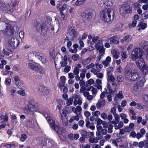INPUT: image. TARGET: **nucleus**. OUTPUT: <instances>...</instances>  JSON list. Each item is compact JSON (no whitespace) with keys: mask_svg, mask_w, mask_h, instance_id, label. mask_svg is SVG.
Returning <instances> with one entry per match:
<instances>
[{"mask_svg":"<svg viewBox=\"0 0 148 148\" xmlns=\"http://www.w3.org/2000/svg\"><path fill=\"white\" fill-rule=\"evenodd\" d=\"M41 113L46 118L50 126L59 135H61L62 131L56 124L57 120L53 116H50L49 113L46 111L41 112Z\"/></svg>","mask_w":148,"mask_h":148,"instance_id":"f257e3e1","label":"nucleus"},{"mask_svg":"<svg viewBox=\"0 0 148 148\" xmlns=\"http://www.w3.org/2000/svg\"><path fill=\"white\" fill-rule=\"evenodd\" d=\"M41 113L46 118L50 126L59 135H61L62 131L56 124L57 120L53 116H50L49 113L46 111L41 112Z\"/></svg>","mask_w":148,"mask_h":148,"instance_id":"f03ea898","label":"nucleus"},{"mask_svg":"<svg viewBox=\"0 0 148 148\" xmlns=\"http://www.w3.org/2000/svg\"><path fill=\"white\" fill-rule=\"evenodd\" d=\"M41 113L46 118L50 126L59 135H61L62 131L56 124L57 120L53 116H50L49 113L46 111L41 112Z\"/></svg>","mask_w":148,"mask_h":148,"instance_id":"7ed1b4c3","label":"nucleus"},{"mask_svg":"<svg viewBox=\"0 0 148 148\" xmlns=\"http://www.w3.org/2000/svg\"><path fill=\"white\" fill-rule=\"evenodd\" d=\"M113 11L109 8H105L100 12L101 18L104 22H109L114 18Z\"/></svg>","mask_w":148,"mask_h":148,"instance_id":"20e7f679","label":"nucleus"},{"mask_svg":"<svg viewBox=\"0 0 148 148\" xmlns=\"http://www.w3.org/2000/svg\"><path fill=\"white\" fill-rule=\"evenodd\" d=\"M37 104L34 102L30 101L25 106L24 111L27 114H32L37 110Z\"/></svg>","mask_w":148,"mask_h":148,"instance_id":"39448f33","label":"nucleus"},{"mask_svg":"<svg viewBox=\"0 0 148 148\" xmlns=\"http://www.w3.org/2000/svg\"><path fill=\"white\" fill-rule=\"evenodd\" d=\"M34 55L37 59L41 61L42 63H44L46 62V58L43 54L38 52H34L33 53H31L28 56V58L29 61H32L33 60Z\"/></svg>","mask_w":148,"mask_h":148,"instance_id":"423d86ee","label":"nucleus"},{"mask_svg":"<svg viewBox=\"0 0 148 148\" xmlns=\"http://www.w3.org/2000/svg\"><path fill=\"white\" fill-rule=\"evenodd\" d=\"M0 24L3 27H6L5 29L3 30V32L4 34H8V29L11 27V24L10 21L7 19L4 16H1L0 18Z\"/></svg>","mask_w":148,"mask_h":148,"instance_id":"0eeeda50","label":"nucleus"},{"mask_svg":"<svg viewBox=\"0 0 148 148\" xmlns=\"http://www.w3.org/2000/svg\"><path fill=\"white\" fill-rule=\"evenodd\" d=\"M143 53V50L140 48H136L134 49L131 53V58L133 61L140 58H141Z\"/></svg>","mask_w":148,"mask_h":148,"instance_id":"6e6552de","label":"nucleus"},{"mask_svg":"<svg viewBox=\"0 0 148 148\" xmlns=\"http://www.w3.org/2000/svg\"><path fill=\"white\" fill-rule=\"evenodd\" d=\"M145 81L144 78L141 79L140 81L137 82L136 84H134L133 86L132 92L134 93L137 92L139 89L144 85Z\"/></svg>","mask_w":148,"mask_h":148,"instance_id":"1a4fd4ad","label":"nucleus"},{"mask_svg":"<svg viewBox=\"0 0 148 148\" xmlns=\"http://www.w3.org/2000/svg\"><path fill=\"white\" fill-rule=\"evenodd\" d=\"M128 5H126V4L123 5L121 7L120 12L121 15L123 16H124L125 14L127 13H131L132 12V8L127 6Z\"/></svg>","mask_w":148,"mask_h":148,"instance_id":"9d476101","label":"nucleus"},{"mask_svg":"<svg viewBox=\"0 0 148 148\" xmlns=\"http://www.w3.org/2000/svg\"><path fill=\"white\" fill-rule=\"evenodd\" d=\"M42 148H49L55 145V141L49 139H45L42 142Z\"/></svg>","mask_w":148,"mask_h":148,"instance_id":"9b49d317","label":"nucleus"},{"mask_svg":"<svg viewBox=\"0 0 148 148\" xmlns=\"http://www.w3.org/2000/svg\"><path fill=\"white\" fill-rule=\"evenodd\" d=\"M8 42L10 47L13 49H16L18 46L20 42L17 39H15L14 38H12L11 39L8 40Z\"/></svg>","mask_w":148,"mask_h":148,"instance_id":"f8f14e48","label":"nucleus"},{"mask_svg":"<svg viewBox=\"0 0 148 148\" xmlns=\"http://www.w3.org/2000/svg\"><path fill=\"white\" fill-rule=\"evenodd\" d=\"M68 28L69 34L71 37V40L73 41V38H76L78 35L77 32L75 31V28L71 26H69Z\"/></svg>","mask_w":148,"mask_h":148,"instance_id":"ddd939ff","label":"nucleus"},{"mask_svg":"<svg viewBox=\"0 0 148 148\" xmlns=\"http://www.w3.org/2000/svg\"><path fill=\"white\" fill-rule=\"evenodd\" d=\"M39 25H38L36 27V30L44 34L46 33L47 31L49 29L47 25L44 24L40 26Z\"/></svg>","mask_w":148,"mask_h":148,"instance_id":"4468645a","label":"nucleus"},{"mask_svg":"<svg viewBox=\"0 0 148 148\" xmlns=\"http://www.w3.org/2000/svg\"><path fill=\"white\" fill-rule=\"evenodd\" d=\"M132 70V69L128 66L126 67L125 69L124 75L126 78L129 80L133 73Z\"/></svg>","mask_w":148,"mask_h":148,"instance_id":"2eb2a0df","label":"nucleus"},{"mask_svg":"<svg viewBox=\"0 0 148 148\" xmlns=\"http://www.w3.org/2000/svg\"><path fill=\"white\" fill-rule=\"evenodd\" d=\"M92 14L91 12H84L81 13V16L83 18L85 19L89 20L91 19L92 16Z\"/></svg>","mask_w":148,"mask_h":148,"instance_id":"dca6fc26","label":"nucleus"},{"mask_svg":"<svg viewBox=\"0 0 148 148\" xmlns=\"http://www.w3.org/2000/svg\"><path fill=\"white\" fill-rule=\"evenodd\" d=\"M39 92L40 95L45 96L49 94V91L46 87H42L39 88Z\"/></svg>","mask_w":148,"mask_h":148,"instance_id":"f3484780","label":"nucleus"},{"mask_svg":"<svg viewBox=\"0 0 148 148\" xmlns=\"http://www.w3.org/2000/svg\"><path fill=\"white\" fill-rule=\"evenodd\" d=\"M119 39V38L117 36H113L109 38L108 40V42L110 43V44H117L119 42L118 41Z\"/></svg>","mask_w":148,"mask_h":148,"instance_id":"a211bd4d","label":"nucleus"},{"mask_svg":"<svg viewBox=\"0 0 148 148\" xmlns=\"http://www.w3.org/2000/svg\"><path fill=\"white\" fill-rule=\"evenodd\" d=\"M25 126L28 127H34V122L32 118H30L27 121L25 124Z\"/></svg>","mask_w":148,"mask_h":148,"instance_id":"6ab92c4d","label":"nucleus"},{"mask_svg":"<svg viewBox=\"0 0 148 148\" xmlns=\"http://www.w3.org/2000/svg\"><path fill=\"white\" fill-rule=\"evenodd\" d=\"M82 136L85 138H88L89 137L92 136L94 135L93 132H88L84 130H82L81 131Z\"/></svg>","mask_w":148,"mask_h":148,"instance_id":"aec40b11","label":"nucleus"},{"mask_svg":"<svg viewBox=\"0 0 148 148\" xmlns=\"http://www.w3.org/2000/svg\"><path fill=\"white\" fill-rule=\"evenodd\" d=\"M147 26V24L142 22H140L138 24V27H139L138 30L140 31L141 29H144Z\"/></svg>","mask_w":148,"mask_h":148,"instance_id":"412c9836","label":"nucleus"},{"mask_svg":"<svg viewBox=\"0 0 148 148\" xmlns=\"http://www.w3.org/2000/svg\"><path fill=\"white\" fill-rule=\"evenodd\" d=\"M139 78V76L137 72L134 71L133 72L130 79V80L136 81Z\"/></svg>","mask_w":148,"mask_h":148,"instance_id":"4be33fe9","label":"nucleus"},{"mask_svg":"<svg viewBox=\"0 0 148 148\" xmlns=\"http://www.w3.org/2000/svg\"><path fill=\"white\" fill-rule=\"evenodd\" d=\"M111 60V57L108 56L106 57L105 60L102 62V63L104 66L106 67L108 66L109 64L110 63Z\"/></svg>","mask_w":148,"mask_h":148,"instance_id":"5701e85b","label":"nucleus"},{"mask_svg":"<svg viewBox=\"0 0 148 148\" xmlns=\"http://www.w3.org/2000/svg\"><path fill=\"white\" fill-rule=\"evenodd\" d=\"M105 101L104 100L100 99L96 104L97 108H100L103 107L105 105Z\"/></svg>","mask_w":148,"mask_h":148,"instance_id":"b1692460","label":"nucleus"},{"mask_svg":"<svg viewBox=\"0 0 148 148\" xmlns=\"http://www.w3.org/2000/svg\"><path fill=\"white\" fill-rule=\"evenodd\" d=\"M16 8V7L13 6V5L11 3L10 5L9 4H7L6 10L8 11L12 12Z\"/></svg>","mask_w":148,"mask_h":148,"instance_id":"393cba45","label":"nucleus"},{"mask_svg":"<svg viewBox=\"0 0 148 148\" xmlns=\"http://www.w3.org/2000/svg\"><path fill=\"white\" fill-rule=\"evenodd\" d=\"M141 71L144 75H147L148 73V66L145 65L143 66Z\"/></svg>","mask_w":148,"mask_h":148,"instance_id":"a878e982","label":"nucleus"},{"mask_svg":"<svg viewBox=\"0 0 148 148\" xmlns=\"http://www.w3.org/2000/svg\"><path fill=\"white\" fill-rule=\"evenodd\" d=\"M139 59L138 61L136 62V64L140 68V67L142 66V65H144V60L142 58H140Z\"/></svg>","mask_w":148,"mask_h":148,"instance_id":"bb28decb","label":"nucleus"},{"mask_svg":"<svg viewBox=\"0 0 148 148\" xmlns=\"http://www.w3.org/2000/svg\"><path fill=\"white\" fill-rule=\"evenodd\" d=\"M132 38V36L130 35L126 36L124 38L122 39V42L124 43V42H129L131 41Z\"/></svg>","mask_w":148,"mask_h":148,"instance_id":"cd10ccee","label":"nucleus"},{"mask_svg":"<svg viewBox=\"0 0 148 148\" xmlns=\"http://www.w3.org/2000/svg\"><path fill=\"white\" fill-rule=\"evenodd\" d=\"M38 65H36L32 63H29L28 65L29 68L32 71H37Z\"/></svg>","mask_w":148,"mask_h":148,"instance_id":"c85d7f7f","label":"nucleus"},{"mask_svg":"<svg viewBox=\"0 0 148 148\" xmlns=\"http://www.w3.org/2000/svg\"><path fill=\"white\" fill-rule=\"evenodd\" d=\"M113 57L115 59H118L120 55L119 52L116 50H114L111 52Z\"/></svg>","mask_w":148,"mask_h":148,"instance_id":"c756f323","label":"nucleus"},{"mask_svg":"<svg viewBox=\"0 0 148 148\" xmlns=\"http://www.w3.org/2000/svg\"><path fill=\"white\" fill-rule=\"evenodd\" d=\"M79 46L77 44H74L73 45V47L74 49H70L69 50L72 53H76L77 52V49L78 47Z\"/></svg>","mask_w":148,"mask_h":148,"instance_id":"7c9ffc66","label":"nucleus"},{"mask_svg":"<svg viewBox=\"0 0 148 148\" xmlns=\"http://www.w3.org/2000/svg\"><path fill=\"white\" fill-rule=\"evenodd\" d=\"M123 26V25L121 23L118 24L117 26L114 29H111V31L112 32H115L121 28Z\"/></svg>","mask_w":148,"mask_h":148,"instance_id":"2f4dec72","label":"nucleus"},{"mask_svg":"<svg viewBox=\"0 0 148 148\" xmlns=\"http://www.w3.org/2000/svg\"><path fill=\"white\" fill-rule=\"evenodd\" d=\"M40 74H44L45 73V70L44 68L41 66H38L37 68V71Z\"/></svg>","mask_w":148,"mask_h":148,"instance_id":"473e14b6","label":"nucleus"},{"mask_svg":"<svg viewBox=\"0 0 148 148\" xmlns=\"http://www.w3.org/2000/svg\"><path fill=\"white\" fill-rule=\"evenodd\" d=\"M7 4L4 1L0 2V9L2 10L6 9Z\"/></svg>","mask_w":148,"mask_h":148,"instance_id":"72a5a7b5","label":"nucleus"},{"mask_svg":"<svg viewBox=\"0 0 148 148\" xmlns=\"http://www.w3.org/2000/svg\"><path fill=\"white\" fill-rule=\"evenodd\" d=\"M99 140V139L97 137L95 138L91 137L89 139V141L91 143H97Z\"/></svg>","mask_w":148,"mask_h":148,"instance_id":"f704fd0d","label":"nucleus"},{"mask_svg":"<svg viewBox=\"0 0 148 148\" xmlns=\"http://www.w3.org/2000/svg\"><path fill=\"white\" fill-rule=\"evenodd\" d=\"M86 1V0H77L75 2V5L79 6L83 4Z\"/></svg>","mask_w":148,"mask_h":148,"instance_id":"c9c22d12","label":"nucleus"},{"mask_svg":"<svg viewBox=\"0 0 148 148\" xmlns=\"http://www.w3.org/2000/svg\"><path fill=\"white\" fill-rule=\"evenodd\" d=\"M91 59L90 57H88L85 60L82 62L83 64L86 65L90 62Z\"/></svg>","mask_w":148,"mask_h":148,"instance_id":"e433bc0d","label":"nucleus"},{"mask_svg":"<svg viewBox=\"0 0 148 148\" xmlns=\"http://www.w3.org/2000/svg\"><path fill=\"white\" fill-rule=\"evenodd\" d=\"M3 52L4 54L9 56L10 54L12 53L13 52L10 49H7L6 50H5L3 49Z\"/></svg>","mask_w":148,"mask_h":148,"instance_id":"4c0bfd02","label":"nucleus"},{"mask_svg":"<svg viewBox=\"0 0 148 148\" xmlns=\"http://www.w3.org/2000/svg\"><path fill=\"white\" fill-rule=\"evenodd\" d=\"M119 123L118 125H116L114 127L115 130L119 129L120 128L123 127V123L122 121L119 122Z\"/></svg>","mask_w":148,"mask_h":148,"instance_id":"58836bf2","label":"nucleus"},{"mask_svg":"<svg viewBox=\"0 0 148 148\" xmlns=\"http://www.w3.org/2000/svg\"><path fill=\"white\" fill-rule=\"evenodd\" d=\"M107 88L109 90L108 93L109 94V95H111L112 94H114L113 91L112 90L110 86V84H109L108 83L107 84Z\"/></svg>","mask_w":148,"mask_h":148,"instance_id":"ea45409f","label":"nucleus"},{"mask_svg":"<svg viewBox=\"0 0 148 148\" xmlns=\"http://www.w3.org/2000/svg\"><path fill=\"white\" fill-rule=\"evenodd\" d=\"M96 135L97 138L99 139H101L103 134H102L101 131H97L96 132Z\"/></svg>","mask_w":148,"mask_h":148,"instance_id":"a19ab883","label":"nucleus"},{"mask_svg":"<svg viewBox=\"0 0 148 148\" xmlns=\"http://www.w3.org/2000/svg\"><path fill=\"white\" fill-rule=\"evenodd\" d=\"M68 109V108L66 107L64 108L63 109V112L62 115H63L64 116H66L67 114Z\"/></svg>","mask_w":148,"mask_h":148,"instance_id":"79ce46f5","label":"nucleus"},{"mask_svg":"<svg viewBox=\"0 0 148 148\" xmlns=\"http://www.w3.org/2000/svg\"><path fill=\"white\" fill-rule=\"evenodd\" d=\"M18 2V0H12L11 3L13 5V6L16 7Z\"/></svg>","mask_w":148,"mask_h":148,"instance_id":"37998d69","label":"nucleus"},{"mask_svg":"<svg viewBox=\"0 0 148 148\" xmlns=\"http://www.w3.org/2000/svg\"><path fill=\"white\" fill-rule=\"evenodd\" d=\"M107 75V77H108L107 79L108 80H109L108 81H110L111 82H113L115 80V78L113 75Z\"/></svg>","mask_w":148,"mask_h":148,"instance_id":"c03bdc74","label":"nucleus"},{"mask_svg":"<svg viewBox=\"0 0 148 148\" xmlns=\"http://www.w3.org/2000/svg\"><path fill=\"white\" fill-rule=\"evenodd\" d=\"M136 106V108L138 109H143L144 108V106L141 103H137Z\"/></svg>","mask_w":148,"mask_h":148,"instance_id":"a18cd8bd","label":"nucleus"},{"mask_svg":"<svg viewBox=\"0 0 148 148\" xmlns=\"http://www.w3.org/2000/svg\"><path fill=\"white\" fill-rule=\"evenodd\" d=\"M73 99L72 98H70L67 100L66 104L67 106H69L72 104Z\"/></svg>","mask_w":148,"mask_h":148,"instance_id":"49530a36","label":"nucleus"},{"mask_svg":"<svg viewBox=\"0 0 148 148\" xmlns=\"http://www.w3.org/2000/svg\"><path fill=\"white\" fill-rule=\"evenodd\" d=\"M79 69H78V67H75L74 68L73 71V73L75 75H77L79 73Z\"/></svg>","mask_w":148,"mask_h":148,"instance_id":"de8ad7c7","label":"nucleus"},{"mask_svg":"<svg viewBox=\"0 0 148 148\" xmlns=\"http://www.w3.org/2000/svg\"><path fill=\"white\" fill-rule=\"evenodd\" d=\"M49 54L50 56L53 57L54 56V48H51L49 50Z\"/></svg>","mask_w":148,"mask_h":148,"instance_id":"09e8293b","label":"nucleus"},{"mask_svg":"<svg viewBox=\"0 0 148 148\" xmlns=\"http://www.w3.org/2000/svg\"><path fill=\"white\" fill-rule=\"evenodd\" d=\"M6 85L10 86L11 83V79L9 77L7 78L5 81Z\"/></svg>","mask_w":148,"mask_h":148,"instance_id":"8fccbe9b","label":"nucleus"},{"mask_svg":"<svg viewBox=\"0 0 148 148\" xmlns=\"http://www.w3.org/2000/svg\"><path fill=\"white\" fill-rule=\"evenodd\" d=\"M119 121L120 120H119L114 119L112 121H111V123L112 124H113L114 125V127H115V125H116L117 124L119 123Z\"/></svg>","mask_w":148,"mask_h":148,"instance_id":"3c124183","label":"nucleus"},{"mask_svg":"<svg viewBox=\"0 0 148 148\" xmlns=\"http://www.w3.org/2000/svg\"><path fill=\"white\" fill-rule=\"evenodd\" d=\"M105 49L103 47H102L99 50L100 53L101 54V56H103L104 54V51Z\"/></svg>","mask_w":148,"mask_h":148,"instance_id":"603ef678","label":"nucleus"},{"mask_svg":"<svg viewBox=\"0 0 148 148\" xmlns=\"http://www.w3.org/2000/svg\"><path fill=\"white\" fill-rule=\"evenodd\" d=\"M124 78L122 75H120L117 77V80L119 82H121L123 80Z\"/></svg>","mask_w":148,"mask_h":148,"instance_id":"864d4df0","label":"nucleus"},{"mask_svg":"<svg viewBox=\"0 0 148 148\" xmlns=\"http://www.w3.org/2000/svg\"><path fill=\"white\" fill-rule=\"evenodd\" d=\"M27 137V136L25 134H22L21 135L20 140L21 141L23 142L25 140Z\"/></svg>","mask_w":148,"mask_h":148,"instance_id":"5fc2aeb1","label":"nucleus"},{"mask_svg":"<svg viewBox=\"0 0 148 148\" xmlns=\"http://www.w3.org/2000/svg\"><path fill=\"white\" fill-rule=\"evenodd\" d=\"M113 128V126L112 125L110 124L109 125L108 129V132L109 133H111L112 132V129Z\"/></svg>","mask_w":148,"mask_h":148,"instance_id":"6e6d98bb","label":"nucleus"},{"mask_svg":"<svg viewBox=\"0 0 148 148\" xmlns=\"http://www.w3.org/2000/svg\"><path fill=\"white\" fill-rule=\"evenodd\" d=\"M92 115L94 116H98L100 114V112L99 111H96L95 112H92Z\"/></svg>","mask_w":148,"mask_h":148,"instance_id":"4d7b16f0","label":"nucleus"},{"mask_svg":"<svg viewBox=\"0 0 148 148\" xmlns=\"http://www.w3.org/2000/svg\"><path fill=\"white\" fill-rule=\"evenodd\" d=\"M79 56L77 54H75L72 56V59L74 61H76L79 60Z\"/></svg>","mask_w":148,"mask_h":148,"instance_id":"13d9d810","label":"nucleus"},{"mask_svg":"<svg viewBox=\"0 0 148 148\" xmlns=\"http://www.w3.org/2000/svg\"><path fill=\"white\" fill-rule=\"evenodd\" d=\"M67 8V5H66L64 4L63 5L61 8H59V11H63L65 10Z\"/></svg>","mask_w":148,"mask_h":148,"instance_id":"bf43d9fd","label":"nucleus"},{"mask_svg":"<svg viewBox=\"0 0 148 148\" xmlns=\"http://www.w3.org/2000/svg\"><path fill=\"white\" fill-rule=\"evenodd\" d=\"M0 116H2L3 117V118H1V120L4 119V121L5 122L8 121V117L7 114H5L4 116L2 115H0Z\"/></svg>","mask_w":148,"mask_h":148,"instance_id":"052dcab7","label":"nucleus"},{"mask_svg":"<svg viewBox=\"0 0 148 148\" xmlns=\"http://www.w3.org/2000/svg\"><path fill=\"white\" fill-rule=\"evenodd\" d=\"M60 64H61V67H66L67 64V62L66 61H61L60 62Z\"/></svg>","mask_w":148,"mask_h":148,"instance_id":"680f3d73","label":"nucleus"},{"mask_svg":"<svg viewBox=\"0 0 148 148\" xmlns=\"http://www.w3.org/2000/svg\"><path fill=\"white\" fill-rule=\"evenodd\" d=\"M60 80L62 82V83L63 84H64L65 83V81L66 80V78L64 76H61L60 78Z\"/></svg>","mask_w":148,"mask_h":148,"instance_id":"e2e57ef3","label":"nucleus"},{"mask_svg":"<svg viewBox=\"0 0 148 148\" xmlns=\"http://www.w3.org/2000/svg\"><path fill=\"white\" fill-rule=\"evenodd\" d=\"M137 21L134 20L131 25H129V26L131 28L132 27H135Z\"/></svg>","mask_w":148,"mask_h":148,"instance_id":"0e129e2a","label":"nucleus"},{"mask_svg":"<svg viewBox=\"0 0 148 148\" xmlns=\"http://www.w3.org/2000/svg\"><path fill=\"white\" fill-rule=\"evenodd\" d=\"M14 144H6L4 145V146L7 148H11L13 147L14 146Z\"/></svg>","mask_w":148,"mask_h":148,"instance_id":"69168bd1","label":"nucleus"},{"mask_svg":"<svg viewBox=\"0 0 148 148\" xmlns=\"http://www.w3.org/2000/svg\"><path fill=\"white\" fill-rule=\"evenodd\" d=\"M31 10H29L27 11L25 14V18H27L31 14Z\"/></svg>","mask_w":148,"mask_h":148,"instance_id":"338daca9","label":"nucleus"},{"mask_svg":"<svg viewBox=\"0 0 148 148\" xmlns=\"http://www.w3.org/2000/svg\"><path fill=\"white\" fill-rule=\"evenodd\" d=\"M71 70V67L69 66H66L64 68V71L66 73H68Z\"/></svg>","mask_w":148,"mask_h":148,"instance_id":"774afa93","label":"nucleus"}]
</instances>
